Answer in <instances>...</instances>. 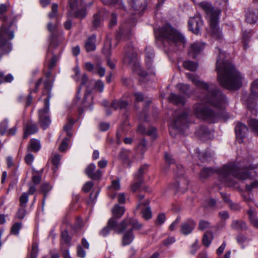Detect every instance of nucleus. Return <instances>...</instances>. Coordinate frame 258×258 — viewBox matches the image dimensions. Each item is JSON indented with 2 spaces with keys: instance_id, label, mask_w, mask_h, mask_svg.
<instances>
[{
  "instance_id": "nucleus-1",
  "label": "nucleus",
  "mask_w": 258,
  "mask_h": 258,
  "mask_svg": "<svg viewBox=\"0 0 258 258\" xmlns=\"http://www.w3.org/2000/svg\"><path fill=\"white\" fill-rule=\"evenodd\" d=\"M186 77L195 85L205 90L206 96L203 101L215 107L214 109L208 107L203 103H198L193 106L195 115L198 118L211 122L217 121L220 118H225L223 111L226 100L225 96L213 85L200 81L199 77L193 74L186 73Z\"/></svg>"
},
{
  "instance_id": "nucleus-2",
  "label": "nucleus",
  "mask_w": 258,
  "mask_h": 258,
  "mask_svg": "<svg viewBox=\"0 0 258 258\" xmlns=\"http://www.w3.org/2000/svg\"><path fill=\"white\" fill-rule=\"evenodd\" d=\"M218 53L216 62L217 80L220 85L229 90H237L242 86L243 77L235 67L227 60L225 54L221 50L217 48Z\"/></svg>"
},
{
  "instance_id": "nucleus-3",
  "label": "nucleus",
  "mask_w": 258,
  "mask_h": 258,
  "mask_svg": "<svg viewBox=\"0 0 258 258\" xmlns=\"http://www.w3.org/2000/svg\"><path fill=\"white\" fill-rule=\"evenodd\" d=\"M254 167L248 166H240L235 163H230L224 165L222 168L217 170L219 180L228 186L234 185L236 182L234 178L244 180L250 177Z\"/></svg>"
},
{
  "instance_id": "nucleus-4",
  "label": "nucleus",
  "mask_w": 258,
  "mask_h": 258,
  "mask_svg": "<svg viewBox=\"0 0 258 258\" xmlns=\"http://www.w3.org/2000/svg\"><path fill=\"white\" fill-rule=\"evenodd\" d=\"M159 36L171 51L183 50L186 41L184 36L171 26L166 25L158 29Z\"/></svg>"
},
{
  "instance_id": "nucleus-5",
  "label": "nucleus",
  "mask_w": 258,
  "mask_h": 258,
  "mask_svg": "<svg viewBox=\"0 0 258 258\" xmlns=\"http://www.w3.org/2000/svg\"><path fill=\"white\" fill-rule=\"evenodd\" d=\"M198 6L206 14L211 35L215 39H221L222 34L218 25L221 11L219 9H215L211 4L207 2H202L198 4Z\"/></svg>"
},
{
  "instance_id": "nucleus-6",
  "label": "nucleus",
  "mask_w": 258,
  "mask_h": 258,
  "mask_svg": "<svg viewBox=\"0 0 258 258\" xmlns=\"http://www.w3.org/2000/svg\"><path fill=\"white\" fill-rule=\"evenodd\" d=\"M16 22L17 18L14 16L9 24L5 23L0 28V59L12 50L13 46L10 41L14 38V33L11 27Z\"/></svg>"
},
{
  "instance_id": "nucleus-7",
  "label": "nucleus",
  "mask_w": 258,
  "mask_h": 258,
  "mask_svg": "<svg viewBox=\"0 0 258 258\" xmlns=\"http://www.w3.org/2000/svg\"><path fill=\"white\" fill-rule=\"evenodd\" d=\"M133 226H137L134 221L130 219H125L119 224H117L116 220L114 218H111L106 226L104 227L100 231V234L102 236H106L110 230H113L118 233L122 232L127 227L131 228Z\"/></svg>"
},
{
  "instance_id": "nucleus-8",
  "label": "nucleus",
  "mask_w": 258,
  "mask_h": 258,
  "mask_svg": "<svg viewBox=\"0 0 258 258\" xmlns=\"http://www.w3.org/2000/svg\"><path fill=\"white\" fill-rule=\"evenodd\" d=\"M187 111L182 112L175 111L174 114L173 118L170 123V128L176 129L178 131H182L186 128L188 125Z\"/></svg>"
},
{
  "instance_id": "nucleus-9",
  "label": "nucleus",
  "mask_w": 258,
  "mask_h": 258,
  "mask_svg": "<svg viewBox=\"0 0 258 258\" xmlns=\"http://www.w3.org/2000/svg\"><path fill=\"white\" fill-rule=\"evenodd\" d=\"M258 99V79L254 81L251 85V93L248 97L243 98V100L247 107L251 109V112L254 115L257 114V111L255 108V100Z\"/></svg>"
},
{
  "instance_id": "nucleus-10",
  "label": "nucleus",
  "mask_w": 258,
  "mask_h": 258,
  "mask_svg": "<svg viewBox=\"0 0 258 258\" xmlns=\"http://www.w3.org/2000/svg\"><path fill=\"white\" fill-rule=\"evenodd\" d=\"M49 95H48L47 98L45 99L44 107L43 109L39 110V122L41 126L45 129L49 125L51 120L48 115L49 105Z\"/></svg>"
},
{
  "instance_id": "nucleus-11",
  "label": "nucleus",
  "mask_w": 258,
  "mask_h": 258,
  "mask_svg": "<svg viewBox=\"0 0 258 258\" xmlns=\"http://www.w3.org/2000/svg\"><path fill=\"white\" fill-rule=\"evenodd\" d=\"M69 15H74L76 18L82 19L86 16V12L84 7L81 8V9L77 11L78 7L77 0H69ZM80 7H82L80 4Z\"/></svg>"
},
{
  "instance_id": "nucleus-12",
  "label": "nucleus",
  "mask_w": 258,
  "mask_h": 258,
  "mask_svg": "<svg viewBox=\"0 0 258 258\" xmlns=\"http://www.w3.org/2000/svg\"><path fill=\"white\" fill-rule=\"evenodd\" d=\"M203 25V22L202 18L199 15L190 18L188 22L189 30L196 34H198L200 33Z\"/></svg>"
},
{
  "instance_id": "nucleus-13",
  "label": "nucleus",
  "mask_w": 258,
  "mask_h": 258,
  "mask_svg": "<svg viewBox=\"0 0 258 258\" xmlns=\"http://www.w3.org/2000/svg\"><path fill=\"white\" fill-rule=\"evenodd\" d=\"M148 166L146 165H142L139 168L137 174L135 175L136 182L132 185V190L135 192L138 190L143 182V176L147 170Z\"/></svg>"
},
{
  "instance_id": "nucleus-14",
  "label": "nucleus",
  "mask_w": 258,
  "mask_h": 258,
  "mask_svg": "<svg viewBox=\"0 0 258 258\" xmlns=\"http://www.w3.org/2000/svg\"><path fill=\"white\" fill-rule=\"evenodd\" d=\"M137 59V53L132 45L125 48L123 61L128 64H135Z\"/></svg>"
},
{
  "instance_id": "nucleus-15",
  "label": "nucleus",
  "mask_w": 258,
  "mask_h": 258,
  "mask_svg": "<svg viewBox=\"0 0 258 258\" xmlns=\"http://www.w3.org/2000/svg\"><path fill=\"white\" fill-rule=\"evenodd\" d=\"M133 222L134 221V223H135V224L137 226H133L132 227H131L130 228L128 227L126 228L124 230L127 229L128 231L126 232L123 237H122V244L124 245H128L130 244L133 239H134V235L132 232V230L134 228H137V229H140L142 225L141 224H139L138 222L135 219H132L131 218H130Z\"/></svg>"
},
{
  "instance_id": "nucleus-16",
  "label": "nucleus",
  "mask_w": 258,
  "mask_h": 258,
  "mask_svg": "<svg viewBox=\"0 0 258 258\" xmlns=\"http://www.w3.org/2000/svg\"><path fill=\"white\" fill-rule=\"evenodd\" d=\"M205 43L201 42H196L191 44L188 49V55L192 58H195L203 50Z\"/></svg>"
},
{
  "instance_id": "nucleus-17",
  "label": "nucleus",
  "mask_w": 258,
  "mask_h": 258,
  "mask_svg": "<svg viewBox=\"0 0 258 258\" xmlns=\"http://www.w3.org/2000/svg\"><path fill=\"white\" fill-rule=\"evenodd\" d=\"M85 173L89 177L94 180L98 179L102 174L100 170H96V166L94 164H89L85 169Z\"/></svg>"
},
{
  "instance_id": "nucleus-18",
  "label": "nucleus",
  "mask_w": 258,
  "mask_h": 258,
  "mask_svg": "<svg viewBox=\"0 0 258 258\" xmlns=\"http://www.w3.org/2000/svg\"><path fill=\"white\" fill-rule=\"evenodd\" d=\"M248 132V128L243 123H238L235 127V132L237 141L240 143Z\"/></svg>"
},
{
  "instance_id": "nucleus-19",
  "label": "nucleus",
  "mask_w": 258,
  "mask_h": 258,
  "mask_svg": "<svg viewBox=\"0 0 258 258\" xmlns=\"http://www.w3.org/2000/svg\"><path fill=\"white\" fill-rule=\"evenodd\" d=\"M195 227V222L190 219H187L183 222L180 226L181 232L187 235L190 233Z\"/></svg>"
},
{
  "instance_id": "nucleus-20",
  "label": "nucleus",
  "mask_w": 258,
  "mask_h": 258,
  "mask_svg": "<svg viewBox=\"0 0 258 258\" xmlns=\"http://www.w3.org/2000/svg\"><path fill=\"white\" fill-rule=\"evenodd\" d=\"M133 154L129 150H122L120 151L119 157L120 159L123 162V163L130 166L132 162L131 158L133 157Z\"/></svg>"
},
{
  "instance_id": "nucleus-21",
  "label": "nucleus",
  "mask_w": 258,
  "mask_h": 258,
  "mask_svg": "<svg viewBox=\"0 0 258 258\" xmlns=\"http://www.w3.org/2000/svg\"><path fill=\"white\" fill-rule=\"evenodd\" d=\"M37 131L38 127L37 125L31 121H29L27 123L25 127L23 138L26 139L29 135L36 133Z\"/></svg>"
},
{
  "instance_id": "nucleus-22",
  "label": "nucleus",
  "mask_w": 258,
  "mask_h": 258,
  "mask_svg": "<svg viewBox=\"0 0 258 258\" xmlns=\"http://www.w3.org/2000/svg\"><path fill=\"white\" fill-rule=\"evenodd\" d=\"M148 202H147L145 204L144 203H140L137 206L138 208H142V216L146 220L150 219L152 217L151 209L149 207L147 206L148 205Z\"/></svg>"
},
{
  "instance_id": "nucleus-23",
  "label": "nucleus",
  "mask_w": 258,
  "mask_h": 258,
  "mask_svg": "<svg viewBox=\"0 0 258 258\" xmlns=\"http://www.w3.org/2000/svg\"><path fill=\"white\" fill-rule=\"evenodd\" d=\"M42 82V78H40L37 82L33 84L34 88L33 89L31 88L30 89L29 95L26 99V106H29L31 104L32 101V97L31 96V94L33 92H37L38 88Z\"/></svg>"
},
{
  "instance_id": "nucleus-24",
  "label": "nucleus",
  "mask_w": 258,
  "mask_h": 258,
  "mask_svg": "<svg viewBox=\"0 0 258 258\" xmlns=\"http://www.w3.org/2000/svg\"><path fill=\"white\" fill-rule=\"evenodd\" d=\"M103 52L105 55L107 59V63L109 68L111 69L115 68V64L110 59L111 55V45L110 43L108 42L107 46H105L103 49Z\"/></svg>"
},
{
  "instance_id": "nucleus-25",
  "label": "nucleus",
  "mask_w": 258,
  "mask_h": 258,
  "mask_svg": "<svg viewBox=\"0 0 258 258\" xmlns=\"http://www.w3.org/2000/svg\"><path fill=\"white\" fill-rule=\"evenodd\" d=\"M95 42L96 36L94 35L91 36L87 39L85 44V48L87 52L94 51L95 49Z\"/></svg>"
},
{
  "instance_id": "nucleus-26",
  "label": "nucleus",
  "mask_w": 258,
  "mask_h": 258,
  "mask_svg": "<svg viewBox=\"0 0 258 258\" xmlns=\"http://www.w3.org/2000/svg\"><path fill=\"white\" fill-rule=\"evenodd\" d=\"M169 101L175 104L183 105L185 102V99L181 95L171 93L169 97Z\"/></svg>"
},
{
  "instance_id": "nucleus-27",
  "label": "nucleus",
  "mask_w": 258,
  "mask_h": 258,
  "mask_svg": "<svg viewBox=\"0 0 258 258\" xmlns=\"http://www.w3.org/2000/svg\"><path fill=\"white\" fill-rule=\"evenodd\" d=\"M247 214L251 224L254 227L258 228V218L256 216L255 211L250 208L247 211Z\"/></svg>"
},
{
  "instance_id": "nucleus-28",
  "label": "nucleus",
  "mask_w": 258,
  "mask_h": 258,
  "mask_svg": "<svg viewBox=\"0 0 258 258\" xmlns=\"http://www.w3.org/2000/svg\"><path fill=\"white\" fill-rule=\"evenodd\" d=\"M124 208L122 206H120L118 205H115L112 210V212L113 217L116 220V218H120L124 213Z\"/></svg>"
},
{
  "instance_id": "nucleus-29",
  "label": "nucleus",
  "mask_w": 258,
  "mask_h": 258,
  "mask_svg": "<svg viewBox=\"0 0 258 258\" xmlns=\"http://www.w3.org/2000/svg\"><path fill=\"white\" fill-rule=\"evenodd\" d=\"M102 22V16L100 12H97L93 16L92 24L94 29H97L101 26Z\"/></svg>"
},
{
  "instance_id": "nucleus-30",
  "label": "nucleus",
  "mask_w": 258,
  "mask_h": 258,
  "mask_svg": "<svg viewBox=\"0 0 258 258\" xmlns=\"http://www.w3.org/2000/svg\"><path fill=\"white\" fill-rule=\"evenodd\" d=\"M258 19V12L253 10L249 11L246 15V21L250 23L253 24L256 22Z\"/></svg>"
},
{
  "instance_id": "nucleus-31",
  "label": "nucleus",
  "mask_w": 258,
  "mask_h": 258,
  "mask_svg": "<svg viewBox=\"0 0 258 258\" xmlns=\"http://www.w3.org/2000/svg\"><path fill=\"white\" fill-rule=\"evenodd\" d=\"M40 142L39 140L33 139L30 141V145L28 147V151L37 152L40 149Z\"/></svg>"
},
{
  "instance_id": "nucleus-32",
  "label": "nucleus",
  "mask_w": 258,
  "mask_h": 258,
  "mask_svg": "<svg viewBox=\"0 0 258 258\" xmlns=\"http://www.w3.org/2000/svg\"><path fill=\"white\" fill-rule=\"evenodd\" d=\"M128 105L126 101L121 99L115 100L111 103V107L114 109L125 108Z\"/></svg>"
},
{
  "instance_id": "nucleus-33",
  "label": "nucleus",
  "mask_w": 258,
  "mask_h": 258,
  "mask_svg": "<svg viewBox=\"0 0 258 258\" xmlns=\"http://www.w3.org/2000/svg\"><path fill=\"white\" fill-rule=\"evenodd\" d=\"M14 77L11 74L5 75L4 72L0 71V85L3 83H11L14 80Z\"/></svg>"
},
{
  "instance_id": "nucleus-34",
  "label": "nucleus",
  "mask_w": 258,
  "mask_h": 258,
  "mask_svg": "<svg viewBox=\"0 0 258 258\" xmlns=\"http://www.w3.org/2000/svg\"><path fill=\"white\" fill-rule=\"evenodd\" d=\"M210 131L208 128L204 126H201L196 132V135L201 139L208 138Z\"/></svg>"
},
{
  "instance_id": "nucleus-35",
  "label": "nucleus",
  "mask_w": 258,
  "mask_h": 258,
  "mask_svg": "<svg viewBox=\"0 0 258 258\" xmlns=\"http://www.w3.org/2000/svg\"><path fill=\"white\" fill-rule=\"evenodd\" d=\"M91 91L88 88L87 89L84 99L82 101V105L84 107H89L92 102V98L90 96Z\"/></svg>"
},
{
  "instance_id": "nucleus-36",
  "label": "nucleus",
  "mask_w": 258,
  "mask_h": 258,
  "mask_svg": "<svg viewBox=\"0 0 258 258\" xmlns=\"http://www.w3.org/2000/svg\"><path fill=\"white\" fill-rule=\"evenodd\" d=\"M231 227L238 230H243L246 228L245 222L241 220H234L231 223Z\"/></svg>"
},
{
  "instance_id": "nucleus-37",
  "label": "nucleus",
  "mask_w": 258,
  "mask_h": 258,
  "mask_svg": "<svg viewBox=\"0 0 258 258\" xmlns=\"http://www.w3.org/2000/svg\"><path fill=\"white\" fill-rule=\"evenodd\" d=\"M60 159L61 157L58 154H54L51 157V162L53 165L52 167V170H53L54 172H55L57 171L60 164Z\"/></svg>"
},
{
  "instance_id": "nucleus-38",
  "label": "nucleus",
  "mask_w": 258,
  "mask_h": 258,
  "mask_svg": "<svg viewBox=\"0 0 258 258\" xmlns=\"http://www.w3.org/2000/svg\"><path fill=\"white\" fill-rule=\"evenodd\" d=\"M183 66L185 69L195 72L197 70L198 64L190 60H187L183 62Z\"/></svg>"
},
{
  "instance_id": "nucleus-39",
  "label": "nucleus",
  "mask_w": 258,
  "mask_h": 258,
  "mask_svg": "<svg viewBox=\"0 0 258 258\" xmlns=\"http://www.w3.org/2000/svg\"><path fill=\"white\" fill-rule=\"evenodd\" d=\"M176 88L182 93L189 97L190 89L189 86L187 84L179 83L176 85Z\"/></svg>"
},
{
  "instance_id": "nucleus-40",
  "label": "nucleus",
  "mask_w": 258,
  "mask_h": 258,
  "mask_svg": "<svg viewBox=\"0 0 258 258\" xmlns=\"http://www.w3.org/2000/svg\"><path fill=\"white\" fill-rule=\"evenodd\" d=\"M213 239V233L212 232L207 231L205 232L203 237V243L208 247L210 244Z\"/></svg>"
},
{
  "instance_id": "nucleus-41",
  "label": "nucleus",
  "mask_w": 258,
  "mask_h": 258,
  "mask_svg": "<svg viewBox=\"0 0 258 258\" xmlns=\"http://www.w3.org/2000/svg\"><path fill=\"white\" fill-rule=\"evenodd\" d=\"M249 127L256 136H258V120L250 119L248 121Z\"/></svg>"
},
{
  "instance_id": "nucleus-42",
  "label": "nucleus",
  "mask_w": 258,
  "mask_h": 258,
  "mask_svg": "<svg viewBox=\"0 0 258 258\" xmlns=\"http://www.w3.org/2000/svg\"><path fill=\"white\" fill-rule=\"evenodd\" d=\"M47 29L51 34V45H53L55 39V34L57 31V27L55 25H53L51 23H49L47 25Z\"/></svg>"
},
{
  "instance_id": "nucleus-43",
  "label": "nucleus",
  "mask_w": 258,
  "mask_h": 258,
  "mask_svg": "<svg viewBox=\"0 0 258 258\" xmlns=\"http://www.w3.org/2000/svg\"><path fill=\"white\" fill-rule=\"evenodd\" d=\"M215 171L211 168H204L201 173L200 177L202 179L207 178L212 175Z\"/></svg>"
},
{
  "instance_id": "nucleus-44",
  "label": "nucleus",
  "mask_w": 258,
  "mask_h": 258,
  "mask_svg": "<svg viewBox=\"0 0 258 258\" xmlns=\"http://www.w3.org/2000/svg\"><path fill=\"white\" fill-rule=\"evenodd\" d=\"M94 73L98 74L100 77H102L104 76L105 73V69L101 66L100 62H97L95 64Z\"/></svg>"
},
{
  "instance_id": "nucleus-45",
  "label": "nucleus",
  "mask_w": 258,
  "mask_h": 258,
  "mask_svg": "<svg viewBox=\"0 0 258 258\" xmlns=\"http://www.w3.org/2000/svg\"><path fill=\"white\" fill-rule=\"evenodd\" d=\"M28 194L26 192L23 193L20 197V207L26 208L28 202Z\"/></svg>"
},
{
  "instance_id": "nucleus-46",
  "label": "nucleus",
  "mask_w": 258,
  "mask_h": 258,
  "mask_svg": "<svg viewBox=\"0 0 258 258\" xmlns=\"http://www.w3.org/2000/svg\"><path fill=\"white\" fill-rule=\"evenodd\" d=\"M22 224L21 223H15L12 227L11 233L13 235H18L19 231L21 229Z\"/></svg>"
},
{
  "instance_id": "nucleus-47",
  "label": "nucleus",
  "mask_w": 258,
  "mask_h": 258,
  "mask_svg": "<svg viewBox=\"0 0 258 258\" xmlns=\"http://www.w3.org/2000/svg\"><path fill=\"white\" fill-rule=\"evenodd\" d=\"M171 188H173L175 191H179L184 192L187 190V185H185L184 186L182 187L179 182H176L171 185Z\"/></svg>"
},
{
  "instance_id": "nucleus-48",
  "label": "nucleus",
  "mask_w": 258,
  "mask_h": 258,
  "mask_svg": "<svg viewBox=\"0 0 258 258\" xmlns=\"http://www.w3.org/2000/svg\"><path fill=\"white\" fill-rule=\"evenodd\" d=\"M210 223L204 220H201L199 221L198 228L200 230H204L210 227Z\"/></svg>"
},
{
  "instance_id": "nucleus-49",
  "label": "nucleus",
  "mask_w": 258,
  "mask_h": 258,
  "mask_svg": "<svg viewBox=\"0 0 258 258\" xmlns=\"http://www.w3.org/2000/svg\"><path fill=\"white\" fill-rule=\"evenodd\" d=\"M74 124V121L70 119L68 122L64 125L63 129L67 132L68 136L70 137L72 136V133H71V130Z\"/></svg>"
},
{
  "instance_id": "nucleus-50",
  "label": "nucleus",
  "mask_w": 258,
  "mask_h": 258,
  "mask_svg": "<svg viewBox=\"0 0 258 258\" xmlns=\"http://www.w3.org/2000/svg\"><path fill=\"white\" fill-rule=\"evenodd\" d=\"M38 252V244L34 242L32 245V249L30 253L31 258H36Z\"/></svg>"
},
{
  "instance_id": "nucleus-51",
  "label": "nucleus",
  "mask_w": 258,
  "mask_h": 258,
  "mask_svg": "<svg viewBox=\"0 0 258 258\" xmlns=\"http://www.w3.org/2000/svg\"><path fill=\"white\" fill-rule=\"evenodd\" d=\"M8 126V120L5 119L0 123V134L4 135L7 131Z\"/></svg>"
},
{
  "instance_id": "nucleus-52",
  "label": "nucleus",
  "mask_w": 258,
  "mask_h": 258,
  "mask_svg": "<svg viewBox=\"0 0 258 258\" xmlns=\"http://www.w3.org/2000/svg\"><path fill=\"white\" fill-rule=\"evenodd\" d=\"M58 5L56 4H53L51 7V11L48 14L49 18H55L57 15Z\"/></svg>"
},
{
  "instance_id": "nucleus-53",
  "label": "nucleus",
  "mask_w": 258,
  "mask_h": 258,
  "mask_svg": "<svg viewBox=\"0 0 258 258\" xmlns=\"http://www.w3.org/2000/svg\"><path fill=\"white\" fill-rule=\"evenodd\" d=\"M26 214V210L25 208L20 207L16 215V217L18 219L22 220L24 219Z\"/></svg>"
},
{
  "instance_id": "nucleus-54",
  "label": "nucleus",
  "mask_w": 258,
  "mask_h": 258,
  "mask_svg": "<svg viewBox=\"0 0 258 258\" xmlns=\"http://www.w3.org/2000/svg\"><path fill=\"white\" fill-rule=\"evenodd\" d=\"M51 187L50 185L47 183H44L41 185L40 191L44 194V199L43 201H44L47 193L51 189Z\"/></svg>"
},
{
  "instance_id": "nucleus-55",
  "label": "nucleus",
  "mask_w": 258,
  "mask_h": 258,
  "mask_svg": "<svg viewBox=\"0 0 258 258\" xmlns=\"http://www.w3.org/2000/svg\"><path fill=\"white\" fill-rule=\"evenodd\" d=\"M69 142V139L67 138L63 139L59 147V150L60 152H63L67 149Z\"/></svg>"
},
{
  "instance_id": "nucleus-56",
  "label": "nucleus",
  "mask_w": 258,
  "mask_h": 258,
  "mask_svg": "<svg viewBox=\"0 0 258 258\" xmlns=\"http://www.w3.org/2000/svg\"><path fill=\"white\" fill-rule=\"evenodd\" d=\"M61 237L62 239L67 243H68L71 241V238L69 236L67 231H63L61 232Z\"/></svg>"
},
{
  "instance_id": "nucleus-57",
  "label": "nucleus",
  "mask_w": 258,
  "mask_h": 258,
  "mask_svg": "<svg viewBox=\"0 0 258 258\" xmlns=\"http://www.w3.org/2000/svg\"><path fill=\"white\" fill-rule=\"evenodd\" d=\"M119 181L118 180H114L112 181L111 185L109 186L110 190L113 189L118 190L120 189Z\"/></svg>"
},
{
  "instance_id": "nucleus-58",
  "label": "nucleus",
  "mask_w": 258,
  "mask_h": 258,
  "mask_svg": "<svg viewBox=\"0 0 258 258\" xmlns=\"http://www.w3.org/2000/svg\"><path fill=\"white\" fill-rule=\"evenodd\" d=\"M258 187V179L255 180L251 182L250 184L246 185V189L247 191H251L253 189Z\"/></svg>"
},
{
  "instance_id": "nucleus-59",
  "label": "nucleus",
  "mask_w": 258,
  "mask_h": 258,
  "mask_svg": "<svg viewBox=\"0 0 258 258\" xmlns=\"http://www.w3.org/2000/svg\"><path fill=\"white\" fill-rule=\"evenodd\" d=\"M77 256L81 258L85 257L86 255V251L83 249L82 246L78 245L77 246Z\"/></svg>"
},
{
  "instance_id": "nucleus-60",
  "label": "nucleus",
  "mask_w": 258,
  "mask_h": 258,
  "mask_svg": "<svg viewBox=\"0 0 258 258\" xmlns=\"http://www.w3.org/2000/svg\"><path fill=\"white\" fill-rule=\"evenodd\" d=\"M93 186V183L92 181L87 182L82 188V190L85 192H87L90 190V189Z\"/></svg>"
},
{
  "instance_id": "nucleus-61",
  "label": "nucleus",
  "mask_w": 258,
  "mask_h": 258,
  "mask_svg": "<svg viewBox=\"0 0 258 258\" xmlns=\"http://www.w3.org/2000/svg\"><path fill=\"white\" fill-rule=\"evenodd\" d=\"M95 88L100 92H102L104 89L103 82L101 80H98L95 83Z\"/></svg>"
},
{
  "instance_id": "nucleus-62",
  "label": "nucleus",
  "mask_w": 258,
  "mask_h": 258,
  "mask_svg": "<svg viewBox=\"0 0 258 258\" xmlns=\"http://www.w3.org/2000/svg\"><path fill=\"white\" fill-rule=\"evenodd\" d=\"M43 84L45 91H46L47 93H48L50 91L52 87L51 83L50 80L46 79L44 81Z\"/></svg>"
},
{
  "instance_id": "nucleus-63",
  "label": "nucleus",
  "mask_w": 258,
  "mask_h": 258,
  "mask_svg": "<svg viewBox=\"0 0 258 258\" xmlns=\"http://www.w3.org/2000/svg\"><path fill=\"white\" fill-rule=\"evenodd\" d=\"M165 215L164 213L159 214L157 218L156 224L158 225H162L165 220Z\"/></svg>"
},
{
  "instance_id": "nucleus-64",
  "label": "nucleus",
  "mask_w": 258,
  "mask_h": 258,
  "mask_svg": "<svg viewBox=\"0 0 258 258\" xmlns=\"http://www.w3.org/2000/svg\"><path fill=\"white\" fill-rule=\"evenodd\" d=\"M117 23L116 20V15L114 13H113L111 15V18L109 22V27L110 28H112L114 26H115Z\"/></svg>"
}]
</instances>
